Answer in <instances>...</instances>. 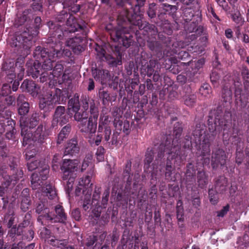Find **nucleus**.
Masks as SVG:
<instances>
[{"instance_id":"obj_1","label":"nucleus","mask_w":249,"mask_h":249,"mask_svg":"<svg viewBox=\"0 0 249 249\" xmlns=\"http://www.w3.org/2000/svg\"><path fill=\"white\" fill-rule=\"evenodd\" d=\"M38 51H40L37 54L42 58L43 64L41 68L38 62L37 64L35 63L33 67L32 68V77L34 78H36L40 75V81L43 83L48 80L49 74L48 71L52 70L53 63L55 61V51L49 52L45 49H41V47H37L36 50V54Z\"/></svg>"},{"instance_id":"obj_2","label":"nucleus","mask_w":249,"mask_h":249,"mask_svg":"<svg viewBox=\"0 0 249 249\" xmlns=\"http://www.w3.org/2000/svg\"><path fill=\"white\" fill-rule=\"evenodd\" d=\"M41 21L40 17H36L35 19V28H26L19 35H17L13 40L12 46L17 48V52L21 56H26L30 53V48L32 46V39L37 35V29Z\"/></svg>"},{"instance_id":"obj_3","label":"nucleus","mask_w":249,"mask_h":249,"mask_svg":"<svg viewBox=\"0 0 249 249\" xmlns=\"http://www.w3.org/2000/svg\"><path fill=\"white\" fill-rule=\"evenodd\" d=\"M182 131V129L180 124L178 123L176 124L173 132L175 138L172 141V143H171V141L167 139L164 144L160 145L161 151L158 153L159 158H162L164 156V153L165 152L167 154L169 155V156L167 157L168 160L175 159L176 161H177L178 160H181V157L180 155V144H178V141L181 135Z\"/></svg>"},{"instance_id":"obj_4","label":"nucleus","mask_w":249,"mask_h":249,"mask_svg":"<svg viewBox=\"0 0 249 249\" xmlns=\"http://www.w3.org/2000/svg\"><path fill=\"white\" fill-rule=\"evenodd\" d=\"M48 25L51 32H53L52 40L53 41H55V42L57 40L58 41L63 40L64 37L67 36L69 32L74 33L78 31L79 28L82 29V27L77 23L75 17L71 15H69L67 18V30H65L64 32L60 28L61 25L53 24V22H49Z\"/></svg>"},{"instance_id":"obj_5","label":"nucleus","mask_w":249,"mask_h":249,"mask_svg":"<svg viewBox=\"0 0 249 249\" xmlns=\"http://www.w3.org/2000/svg\"><path fill=\"white\" fill-rule=\"evenodd\" d=\"M79 161L76 160L64 159L60 169L62 173V178L66 180L65 189L68 193L72 190L74 179L76 177V172L79 166Z\"/></svg>"},{"instance_id":"obj_6","label":"nucleus","mask_w":249,"mask_h":249,"mask_svg":"<svg viewBox=\"0 0 249 249\" xmlns=\"http://www.w3.org/2000/svg\"><path fill=\"white\" fill-rule=\"evenodd\" d=\"M90 112L91 116L89 118L88 122L85 121L79 124V128L82 132L86 134V137L89 139V142L92 144L94 139L92 137L94 136L97 129V121L98 117V111L92 101L90 103Z\"/></svg>"},{"instance_id":"obj_7","label":"nucleus","mask_w":249,"mask_h":249,"mask_svg":"<svg viewBox=\"0 0 249 249\" xmlns=\"http://www.w3.org/2000/svg\"><path fill=\"white\" fill-rule=\"evenodd\" d=\"M42 163L40 161L36 160L29 162L27 163L28 168L30 171H33L36 168H38L39 173H34L31 176V183L33 189H39L41 186L42 180H45L47 179L48 175L49 174L48 166L44 165L43 167H41L40 169L39 168L40 165Z\"/></svg>"},{"instance_id":"obj_8","label":"nucleus","mask_w":249,"mask_h":249,"mask_svg":"<svg viewBox=\"0 0 249 249\" xmlns=\"http://www.w3.org/2000/svg\"><path fill=\"white\" fill-rule=\"evenodd\" d=\"M61 94V90L59 89H48L40 99L39 108L45 111H50L55 104H60Z\"/></svg>"},{"instance_id":"obj_9","label":"nucleus","mask_w":249,"mask_h":249,"mask_svg":"<svg viewBox=\"0 0 249 249\" xmlns=\"http://www.w3.org/2000/svg\"><path fill=\"white\" fill-rule=\"evenodd\" d=\"M55 211L56 213L55 216L53 217L49 213H46V214H41L38 217V221L40 222L42 225H49L55 222L65 223L67 220V215L62 206L60 205L55 206Z\"/></svg>"},{"instance_id":"obj_10","label":"nucleus","mask_w":249,"mask_h":249,"mask_svg":"<svg viewBox=\"0 0 249 249\" xmlns=\"http://www.w3.org/2000/svg\"><path fill=\"white\" fill-rule=\"evenodd\" d=\"M39 115L36 112L32 114L29 118L26 120L23 117L20 119V126L21 127V134L23 137L24 142L29 139L30 136L28 130L33 129L39 123Z\"/></svg>"},{"instance_id":"obj_11","label":"nucleus","mask_w":249,"mask_h":249,"mask_svg":"<svg viewBox=\"0 0 249 249\" xmlns=\"http://www.w3.org/2000/svg\"><path fill=\"white\" fill-rule=\"evenodd\" d=\"M145 0H136L137 4H135L134 8V14L136 15V20L133 21V24L137 26L139 29L144 30L151 35H156L157 33V29L154 25H150L146 21L142 20L140 17L137 16V13L140 11V8L142 7L145 2Z\"/></svg>"},{"instance_id":"obj_12","label":"nucleus","mask_w":249,"mask_h":249,"mask_svg":"<svg viewBox=\"0 0 249 249\" xmlns=\"http://www.w3.org/2000/svg\"><path fill=\"white\" fill-rule=\"evenodd\" d=\"M110 35L111 39L115 42L121 40L123 46L126 48L129 47L133 41V37L129 34V30L124 27L111 30Z\"/></svg>"},{"instance_id":"obj_13","label":"nucleus","mask_w":249,"mask_h":249,"mask_svg":"<svg viewBox=\"0 0 249 249\" xmlns=\"http://www.w3.org/2000/svg\"><path fill=\"white\" fill-rule=\"evenodd\" d=\"M93 175V170H91L88 175L80 178L75 190V194L77 196H79L82 193L87 196L88 197L90 196L92 191V186L93 185L91 183V179Z\"/></svg>"},{"instance_id":"obj_14","label":"nucleus","mask_w":249,"mask_h":249,"mask_svg":"<svg viewBox=\"0 0 249 249\" xmlns=\"http://www.w3.org/2000/svg\"><path fill=\"white\" fill-rule=\"evenodd\" d=\"M28 132L30 133V138L26 142H24L23 139V145H24L28 144L30 146L33 143H42L46 137L43 124H39L36 130L31 129L28 130Z\"/></svg>"},{"instance_id":"obj_15","label":"nucleus","mask_w":249,"mask_h":249,"mask_svg":"<svg viewBox=\"0 0 249 249\" xmlns=\"http://www.w3.org/2000/svg\"><path fill=\"white\" fill-rule=\"evenodd\" d=\"M227 156L225 151L220 148L213 151L211 165L213 169L223 167L226 162Z\"/></svg>"},{"instance_id":"obj_16","label":"nucleus","mask_w":249,"mask_h":249,"mask_svg":"<svg viewBox=\"0 0 249 249\" xmlns=\"http://www.w3.org/2000/svg\"><path fill=\"white\" fill-rule=\"evenodd\" d=\"M69 117L65 112V108L63 106H58L54 112L53 119L52 121V125L54 127L58 124L63 125L66 124L69 121Z\"/></svg>"},{"instance_id":"obj_17","label":"nucleus","mask_w":249,"mask_h":249,"mask_svg":"<svg viewBox=\"0 0 249 249\" xmlns=\"http://www.w3.org/2000/svg\"><path fill=\"white\" fill-rule=\"evenodd\" d=\"M15 65V61L13 59L6 61L2 65L1 74L7 77L9 82H12L16 77Z\"/></svg>"},{"instance_id":"obj_18","label":"nucleus","mask_w":249,"mask_h":249,"mask_svg":"<svg viewBox=\"0 0 249 249\" xmlns=\"http://www.w3.org/2000/svg\"><path fill=\"white\" fill-rule=\"evenodd\" d=\"M92 75L96 80L100 81L102 84L110 80V75L107 70L95 69L92 71Z\"/></svg>"},{"instance_id":"obj_19","label":"nucleus","mask_w":249,"mask_h":249,"mask_svg":"<svg viewBox=\"0 0 249 249\" xmlns=\"http://www.w3.org/2000/svg\"><path fill=\"white\" fill-rule=\"evenodd\" d=\"M63 70V65L60 64H57L55 66L53 71L49 72L48 77V80H50L49 84V86H51L52 84L53 85L54 82H56V80L54 79V78L56 77L58 78L60 76L62 73Z\"/></svg>"},{"instance_id":"obj_20","label":"nucleus","mask_w":249,"mask_h":249,"mask_svg":"<svg viewBox=\"0 0 249 249\" xmlns=\"http://www.w3.org/2000/svg\"><path fill=\"white\" fill-rule=\"evenodd\" d=\"M79 150V147L78 146V142L75 139H72L70 140L66 145L64 154L65 155H73L77 153Z\"/></svg>"},{"instance_id":"obj_21","label":"nucleus","mask_w":249,"mask_h":249,"mask_svg":"<svg viewBox=\"0 0 249 249\" xmlns=\"http://www.w3.org/2000/svg\"><path fill=\"white\" fill-rule=\"evenodd\" d=\"M21 197L20 208L23 211L26 212L28 209L30 204L29 190L28 188H25L23 190L21 193Z\"/></svg>"},{"instance_id":"obj_22","label":"nucleus","mask_w":249,"mask_h":249,"mask_svg":"<svg viewBox=\"0 0 249 249\" xmlns=\"http://www.w3.org/2000/svg\"><path fill=\"white\" fill-rule=\"evenodd\" d=\"M43 195L45 196L50 200H53L55 202H57L58 198L55 189L52 186L47 184L43 188Z\"/></svg>"},{"instance_id":"obj_23","label":"nucleus","mask_w":249,"mask_h":249,"mask_svg":"<svg viewBox=\"0 0 249 249\" xmlns=\"http://www.w3.org/2000/svg\"><path fill=\"white\" fill-rule=\"evenodd\" d=\"M81 41L82 39L80 37H72L66 40V45L72 49L75 52H76V50L80 52L82 49L80 45Z\"/></svg>"},{"instance_id":"obj_24","label":"nucleus","mask_w":249,"mask_h":249,"mask_svg":"<svg viewBox=\"0 0 249 249\" xmlns=\"http://www.w3.org/2000/svg\"><path fill=\"white\" fill-rule=\"evenodd\" d=\"M99 96L104 105H108L110 102L114 101L116 99V96H110L107 91L103 89L99 90Z\"/></svg>"},{"instance_id":"obj_25","label":"nucleus","mask_w":249,"mask_h":249,"mask_svg":"<svg viewBox=\"0 0 249 249\" xmlns=\"http://www.w3.org/2000/svg\"><path fill=\"white\" fill-rule=\"evenodd\" d=\"M15 101V98L12 96L4 97L0 95V115L3 116L1 112L5 108V105L10 106Z\"/></svg>"},{"instance_id":"obj_26","label":"nucleus","mask_w":249,"mask_h":249,"mask_svg":"<svg viewBox=\"0 0 249 249\" xmlns=\"http://www.w3.org/2000/svg\"><path fill=\"white\" fill-rule=\"evenodd\" d=\"M30 10L27 9L24 10L22 14H18L17 18L15 19V26L18 27L27 21L29 18L28 15L30 13Z\"/></svg>"},{"instance_id":"obj_27","label":"nucleus","mask_w":249,"mask_h":249,"mask_svg":"<svg viewBox=\"0 0 249 249\" xmlns=\"http://www.w3.org/2000/svg\"><path fill=\"white\" fill-rule=\"evenodd\" d=\"M197 182L198 186L201 188L204 187L208 184V175L203 170L198 172L197 174Z\"/></svg>"},{"instance_id":"obj_28","label":"nucleus","mask_w":249,"mask_h":249,"mask_svg":"<svg viewBox=\"0 0 249 249\" xmlns=\"http://www.w3.org/2000/svg\"><path fill=\"white\" fill-rule=\"evenodd\" d=\"M204 139L201 143V155L204 157L209 155L210 154V142L208 139L207 136L205 135L203 137Z\"/></svg>"},{"instance_id":"obj_29","label":"nucleus","mask_w":249,"mask_h":249,"mask_svg":"<svg viewBox=\"0 0 249 249\" xmlns=\"http://www.w3.org/2000/svg\"><path fill=\"white\" fill-rule=\"evenodd\" d=\"M29 224L30 221L27 220L26 221H24L23 222L20 224L17 228L15 227H13L9 231L10 236L14 237L16 234L18 235H21V234L23 232L22 229V227H25V226L28 225Z\"/></svg>"},{"instance_id":"obj_30","label":"nucleus","mask_w":249,"mask_h":249,"mask_svg":"<svg viewBox=\"0 0 249 249\" xmlns=\"http://www.w3.org/2000/svg\"><path fill=\"white\" fill-rule=\"evenodd\" d=\"M68 109L72 110L73 112L79 111L80 109V104L79 97L74 95L72 98L69 100L68 102Z\"/></svg>"},{"instance_id":"obj_31","label":"nucleus","mask_w":249,"mask_h":249,"mask_svg":"<svg viewBox=\"0 0 249 249\" xmlns=\"http://www.w3.org/2000/svg\"><path fill=\"white\" fill-rule=\"evenodd\" d=\"M228 184L227 179L224 177H220L216 181L215 189L217 191L222 192L226 190Z\"/></svg>"},{"instance_id":"obj_32","label":"nucleus","mask_w":249,"mask_h":249,"mask_svg":"<svg viewBox=\"0 0 249 249\" xmlns=\"http://www.w3.org/2000/svg\"><path fill=\"white\" fill-rule=\"evenodd\" d=\"M71 130V126L70 124L66 125L62 128L58 136L57 143H61L64 139L68 136Z\"/></svg>"},{"instance_id":"obj_33","label":"nucleus","mask_w":249,"mask_h":249,"mask_svg":"<svg viewBox=\"0 0 249 249\" xmlns=\"http://www.w3.org/2000/svg\"><path fill=\"white\" fill-rule=\"evenodd\" d=\"M204 59L201 58L199 60H192L188 63L189 66H190L194 73L196 72L201 67H202L204 64Z\"/></svg>"},{"instance_id":"obj_34","label":"nucleus","mask_w":249,"mask_h":249,"mask_svg":"<svg viewBox=\"0 0 249 249\" xmlns=\"http://www.w3.org/2000/svg\"><path fill=\"white\" fill-rule=\"evenodd\" d=\"M232 20L238 25V28L243 25L244 20L238 10H236L231 14Z\"/></svg>"},{"instance_id":"obj_35","label":"nucleus","mask_w":249,"mask_h":249,"mask_svg":"<svg viewBox=\"0 0 249 249\" xmlns=\"http://www.w3.org/2000/svg\"><path fill=\"white\" fill-rule=\"evenodd\" d=\"M40 202H41V204L39 203L37 206L36 209V212L39 214L38 217L41 214H46V213H49V211L47 207L48 206V204H46V202L42 200H40ZM47 203H49L50 205H53V204L51 203L50 201L48 202V201H47Z\"/></svg>"},{"instance_id":"obj_36","label":"nucleus","mask_w":249,"mask_h":249,"mask_svg":"<svg viewBox=\"0 0 249 249\" xmlns=\"http://www.w3.org/2000/svg\"><path fill=\"white\" fill-rule=\"evenodd\" d=\"M47 243L53 246L61 249L62 247L67 246L68 242L66 240H58L53 236L51 239H48Z\"/></svg>"},{"instance_id":"obj_37","label":"nucleus","mask_w":249,"mask_h":249,"mask_svg":"<svg viewBox=\"0 0 249 249\" xmlns=\"http://www.w3.org/2000/svg\"><path fill=\"white\" fill-rule=\"evenodd\" d=\"M183 100L184 104L188 107H192L196 102V96L195 94H188L183 96Z\"/></svg>"},{"instance_id":"obj_38","label":"nucleus","mask_w":249,"mask_h":249,"mask_svg":"<svg viewBox=\"0 0 249 249\" xmlns=\"http://www.w3.org/2000/svg\"><path fill=\"white\" fill-rule=\"evenodd\" d=\"M114 119L113 124L114 127L118 130H121L122 129L123 121L120 120L121 116H118V109L114 111L112 113Z\"/></svg>"},{"instance_id":"obj_39","label":"nucleus","mask_w":249,"mask_h":249,"mask_svg":"<svg viewBox=\"0 0 249 249\" xmlns=\"http://www.w3.org/2000/svg\"><path fill=\"white\" fill-rule=\"evenodd\" d=\"M6 168L3 167H1L0 169V173L2 178L6 180V183H5L6 186L9 185L10 182H12L13 181H16L18 178L17 177H11L10 176L6 175V171H5Z\"/></svg>"},{"instance_id":"obj_40","label":"nucleus","mask_w":249,"mask_h":249,"mask_svg":"<svg viewBox=\"0 0 249 249\" xmlns=\"http://www.w3.org/2000/svg\"><path fill=\"white\" fill-rule=\"evenodd\" d=\"M75 114L74 115V120L76 121L81 122L83 123L86 120L88 117V114L85 111L82 110L80 111H75Z\"/></svg>"},{"instance_id":"obj_41","label":"nucleus","mask_w":249,"mask_h":249,"mask_svg":"<svg viewBox=\"0 0 249 249\" xmlns=\"http://www.w3.org/2000/svg\"><path fill=\"white\" fill-rule=\"evenodd\" d=\"M20 87L23 90L30 92L36 88V84L32 81L25 80L21 84Z\"/></svg>"},{"instance_id":"obj_42","label":"nucleus","mask_w":249,"mask_h":249,"mask_svg":"<svg viewBox=\"0 0 249 249\" xmlns=\"http://www.w3.org/2000/svg\"><path fill=\"white\" fill-rule=\"evenodd\" d=\"M110 122L109 116L105 114H101L100 118L98 132H102L103 130V126L108 124Z\"/></svg>"},{"instance_id":"obj_43","label":"nucleus","mask_w":249,"mask_h":249,"mask_svg":"<svg viewBox=\"0 0 249 249\" xmlns=\"http://www.w3.org/2000/svg\"><path fill=\"white\" fill-rule=\"evenodd\" d=\"M5 220H8L7 226L9 228H11L14 224L15 217L14 216V213L12 210L9 212V213L5 216Z\"/></svg>"},{"instance_id":"obj_44","label":"nucleus","mask_w":249,"mask_h":249,"mask_svg":"<svg viewBox=\"0 0 249 249\" xmlns=\"http://www.w3.org/2000/svg\"><path fill=\"white\" fill-rule=\"evenodd\" d=\"M199 92L201 95L207 97L211 92V87L208 84H204L199 89Z\"/></svg>"},{"instance_id":"obj_45","label":"nucleus","mask_w":249,"mask_h":249,"mask_svg":"<svg viewBox=\"0 0 249 249\" xmlns=\"http://www.w3.org/2000/svg\"><path fill=\"white\" fill-rule=\"evenodd\" d=\"M55 51L54 53L56 57H60L61 56L69 57L71 55V52L69 49H64L63 51L53 50Z\"/></svg>"},{"instance_id":"obj_46","label":"nucleus","mask_w":249,"mask_h":249,"mask_svg":"<svg viewBox=\"0 0 249 249\" xmlns=\"http://www.w3.org/2000/svg\"><path fill=\"white\" fill-rule=\"evenodd\" d=\"M29 110V105L28 103H24L23 105L19 106L18 113L20 115H26Z\"/></svg>"},{"instance_id":"obj_47","label":"nucleus","mask_w":249,"mask_h":249,"mask_svg":"<svg viewBox=\"0 0 249 249\" xmlns=\"http://www.w3.org/2000/svg\"><path fill=\"white\" fill-rule=\"evenodd\" d=\"M40 235L41 238L45 239L46 242H47L48 239H51L53 237L50 236V231L47 229L46 228L43 227L42 229L40 230Z\"/></svg>"},{"instance_id":"obj_48","label":"nucleus","mask_w":249,"mask_h":249,"mask_svg":"<svg viewBox=\"0 0 249 249\" xmlns=\"http://www.w3.org/2000/svg\"><path fill=\"white\" fill-rule=\"evenodd\" d=\"M156 3L153 2L149 5V8L147 11V14L149 18H152L155 17L156 14Z\"/></svg>"},{"instance_id":"obj_49","label":"nucleus","mask_w":249,"mask_h":249,"mask_svg":"<svg viewBox=\"0 0 249 249\" xmlns=\"http://www.w3.org/2000/svg\"><path fill=\"white\" fill-rule=\"evenodd\" d=\"M162 6L166 11L171 13L176 12L178 10V7L176 5H171L169 3H162Z\"/></svg>"},{"instance_id":"obj_50","label":"nucleus","mask_w":249,"mask_h":249,"mask_svg":"<svg viewBox=\"0 0 249 249\" xmlns=\"http://www.w3.org/2000/svg\"><path fill=\"white\" fill-rule=\"evenodd\" d=\"M172 174V167L171 163L167 161L165 172V177L167 179H172L171 175Z\"/></svg>"},{"instance_id":"obj_51","label":"nucleus","mask_w":249,"mask_h":249,"mask_svg":"<svg viewBox=\"0 0 249 249\" xmlns=\"http://www.w3.org/2000/svg\"><path fill=\"white\" fill-rule=\"evenodd\" d=\"M187 170L186 172V177H193L196 174V169L192 163H189L187 166Z\"/></svg>"},{"instance_id":"obj_52","label":"nucleus","mask_w":249,"mask_h":249,"mask_svg":"<svg viewBox=\"0 0 249 249\" xmlns=\"http://www.w3.org/2000/svg\"><path fill=\"white\" fill-rule=\"evenodd\" d=\"M240 101L242 107H245L249 102V96L247 94H243L240 97Z\"/></svg>"},{"instance_id":"obj_53","label":"nucleus","mask_w":249,"mask_h":249,"mask_svg":"<svg viewBox=\"0 0 249 249\" xmlns=\"http://www.w3.org/2000/svg\"><path fill=\"white\" fill-rule=\"evenodd\" d=\"M104 152L105 149L103 147L100 146L98 148L96 155L98 161H101L104 160Z\"/></svg>"},{"instance_id":"obj_54","label":"nucleus","mask_w":249,"mask_h":249,"mask_svg":"<svg viewBox=\"0 0 249 249\" xmlns=\"http://www.w3.org/2000/svg\"><path fill=\"white\" fill-rule=\"evenodd\" d=\"M222 97L225 102L230 100L231 98V92L228 89H224L222 91Z\"/></svg>"},{"instance_id":"obj_55","label":"nucleus","mask_w":249,"mask_h":249,"mask_svg":"<svg viewBox=\"0 0 249 249\" xmlns=\"http://www.w3.org/2000/svg\"><path fill=\"white\" fill-rule=\"evenodd\" d=\"M243 157V153L241 149L239 150V148L236 150V162L240 164L242 163Z\"/></svg>"},{"instance_id":"obj_56","label":"nucleus","mask_w":249,"mask_h":249,"mask_svg":"<svg viewBox=\"0 0 249 249\" xmlns=\"http://www.w3.org/2000/svg\"><path fill=\"white\" fill-rule=\"evenodd\" d=\"M145 157V159L144 160L145 165H146L147 167H148L153 160V153H147Z\"/></svg>"},{"instance_id":"obj_57","label":"nucleus","mask_w":249,"mask_h":249,"mask_svg":"<svg viewBox=\"0 0 249 249\" xmlns=\"http://www.w3.org/2000/svg\"><path fill=\"white\" fill-rule=\"evenodd\" d=\"M109 195V191L108 190H106L103 194V196L102 199V204L104 207L106 205L108 201V197Z\"/></svg>"},{"instance_id":"obj_58","label":"nucleus","mask_w":249,"mask_h":249,"mask_svg":"<svg viewBox=\"0 0 249 249\" xmlns=\"http://www.w3.org/2000/svg\"><path fill=\"white\" fill-rule=\"evenodd\" d=\"M190 9H186L184 12V20L188 22V21L191 20V18L194 16V14L192 11H189Z\"/></svg>"},{"instance_id":"obj_59","label":"nucleus","mask_w":249,"mask_h":249,"mask_svg":"<svg viewBox=\"0 0 249 249\" xmlns=\"http://www.w3.org/2000/svg\"><path fill=\"white\" fill-rule=\"evenodd\" d=\"M111 133V130L110 127L105 126L104 131V138L106 141H108L110 139V135Z\"/></svg>"},{"instance_id":"obj_60","label":"nucleus","mask_w":249,"mask_h":249,"mask_svg":"<svg viewBox=\"0 0 249 249\" xmlns=\"http://www.w3.org/2000/svg\"><path fill=\"white\" fill-rule=\"evenodd\" d=\"M34 231L31 229H30L28 230L27 232L25 233L24 236L25 239H26L28 241H30L34 238Z\"/></svg>"},{"instance_id":"obj_61","label":"nucleus","mask_w":249,"mask_h":249,"mask_svg":"<svg viewBox=\"0 0 249 249\" xmlns=\"http://www.w3.org/2000/svg\"><path fill=\"white\" fill-rule=\"evenodd\" d=\"M90 160L91 159L89 157L84 160L81 168V171L82 172H83L85 170H86L87 167L89 166Z\"/></svg>"},{"instance_id":"obj_62","label":"nucleus","mask_w":249,"mask_h":249,"mask_svg":"<svg viewBox=\"0 0 249 249\" xmlns=\"http://www.w3.org/2000/svg\"><path fill=\"white\" fill-rule=\"evenodd\" d=\"M71 215L74 219L78 221L81 217L80 212L77 209L74 210L71 212Z\"/></svg>"},{"instance_id":"obj_63","label":"nucleus","mask_w":249,"mask_h":249,"mask_svg":"<svg viewBox=\"0 0 249 249\" xmlns=\"http://www.w3.org/2000/svg\"><path fill=\"white\" fill-rule=\"evenodd\" d=\"M229 207L227 205L223 207V208L218 212L217 216L219 217L224 216L229 211Z\"/></svg>"},{"instance_id":"obj_64","label":"nucleus","mask_w":249,"mask_h":249,"mask_svg":"<svg viewBox=\"0 0 249 249\" xmlns=\"http://www.w3.org/2000/svg\"><path fill=\"white\" fill-rule=\"evenodd\" d=\"M32 8L35 11H40L42 8V2H33Z\"/></svg>"}]
</instances>
